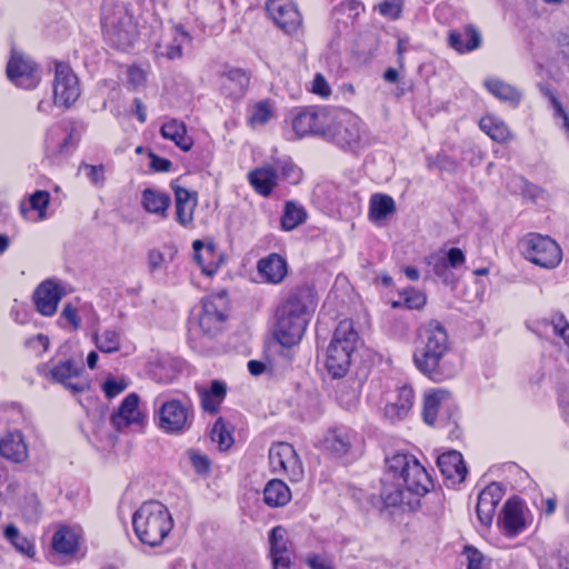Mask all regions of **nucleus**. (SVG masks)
Masks as SVG:
<instances>
[{
  "label": "nucleus",
  "instance_id": "f257e3e1",
  "mask_svg": "<svg viewBox=\"0 0 569 569\" xmlns=\"http://www.w3.org/2000/svg\"><path fill=\"white\" fill-rule=\"evenodd\" d=\"M448 351V333L440 322L431 320L420 326L413 362L421 373L436 382L451 378L452 372L442 362Z\"/></svg>",
  "mask_w": 569,
  "mask_h": 569
},
{
  "label": "nucleus",
  "instance_id": "f03ea898",
  "mask_svg": "<svg viewBox=\"0 0 569 569\" xmlns=\"http://www.w3.org/2000/svg\"><path fill=\"white\" fill-rule=\"evenodd\" d=\"M313 308L315 302L310 290L305 289L292 293L277 311L276 339L284 347L299 342Z\"/></svg>",
  "mask_w": 569,
  "mask_h": 569
},
{
  "label": "nucleus",
  "instance_id": "7ed1b4c3",
  "mask_svg": "<svg viewBox=\"0 0 569 569\" xmlns=\"http://www.w3.org/2000/svg\"><path fill=\"white\" fill-rule=\"evenodd\" d=\"M132 527L141 543L157 547L173 528L168 508L157 500L144 501L132 516Z\"/></svg>",
  "mask_w": 569,
  "mask_h": 569
},
{
  "label": "nucleus",
  "instance_id": "20e7f679",
  "mask_svg": "<svg viewBox=\"0 0 569 569\" xmlns=\"http://www.w3.org/2000/svg\"><path fill=\"white\" fill-rule=\"evenodd\" d=\"M101 24L109 41L118 49L127 50L132 47L138 37L137 23L123 1L104 0Z\"/></svg>",
  "mask_w": 569,
  "mask_h": 569
},
{
  "label": "nucleus",
  "instance_id": "39448f33",
  "mask_svg": "<svg viewBox=\"0 0 569 569\" xmlns=\"http://www.w3.org/2000/svg\"><path fill=\"white\" fill-rule=\"evenodd\" d=\"M357 342L358 333L352 321H340L327 349L326 358V368L333 378L343 377L349 370Z\"/></svg>",
  "mask_w": 569,
  "mask_h": 569
},
{
  "label": "nucleus",
  "instance_id": "423d86ee",
  "mask_svg": "<svg viewBox=\"0 0 569 569\" xmlns=\"http://www.w3.org/2000/svg\"><path fill=\"white\" fill-rule=\"evenodd\" d=\"M325 138L342 149L356 151L362 147L366 131L358 116L347 109L333 108Z\"/></svg>",
  "mask_w": 569,
  "mask_h": 569
},
{
  "label": "nucleus",
  "instance_id": "0eeeda50",
  "mask_svg": "<svg viewBox=\"0 0 569 569\" xmlns=\"http://www.w3.org/2000/svg\"><path fill=\"white\" fill-rule=\"evenodd\" d=\"M387 467L389 473L402 481L408 492L423 496L432 487L427 470L411 455L396 453L387 459Z\"/></svg>",
  "mask_w": 569,
  "mask_h": 569
},
{
  "label": "nucleus",
  "instance_id": "6e6552de",
  "mask_svg": "<svg viewBox=\"0 0 569 569\" xmlns=\"http://www.w3.org/2000/svg\"><path fill=\"white\" fill-rule=\"evenodd\" d=\"M521 253L530 262L545 268H556L562 259L558 243L548 236L529 233L519 243Z\"/></svg>",
  "mask_w": 569,
  "mask_h": 569
},
{
  "label": "nucleus",
  "instance_id": "1a4fd4ad",
  "mask_svg": "<svg viewBox=\"0 0 569 569\" xmlns=\"http://www.w3.org/2000/svg\"><path fill=\"white\" fill-rule=\"evenodd\" d=\"M38 371L52 382L62 385L73 395L83 393L90 388L89 380L83 376V365L73 359L59 361L49 370L40 366Z\"/></svg>",
  "mask_w": 569,
  "mask_h": 569
},
{
  "label": "nucleus",
  "instance_id": "9d476101",
  "mask_svg": "<svg viewBox=\"0 0 569 569\" xmlns=\"http://www.w3.org/2000/svg\"><path fill=\"white\" fill-rule=\"evenodd\" d=\"M332 109L330 107H309L299 111L292 119V129L298 137L318 134L325 137Z\"/></svg>",
  "mask_w": 569,
  "mask_h": 569
},
{
  "label": "nucleus",
  "instance_id": "9b49d317",
  "mask_svg": "<svg viewBox=\"0 0 569 569\" xmlns=\"http://www.w3.org/2000/svg\"><path fill=\"white\" fill-rule=\"evenodd\" d=\"M269 461L273 472L287 475L291 481H299L303 477L302 463L295 448L287 442L270 448Z\"/></svg>",
  "mask_w": 569,
  "mask_h": 569
},
{
  "label": "nucleus",
  "instance_id": "f8f14e48",
  "mask_svg": "<svg viewBox=\"0 0 569 569\" xmlns=\"http://www.w3.org/2000/svg\"><path fill=\"white\" fill-rule=\"evenodd\" d=\"M79 133L77 122L70 121L67 128L52 126L46 138V153L49 158L60 159L69 156L76 148Z\"/></svg>",
  "mask_w": 569,
  "mask_h": 569
},
{
  "label": "nucleus",
  "instance_id": "ddd939ff",
  "mask_svg": "<svg viewBox=\"0 0 569 569\" xmlns=\"http://www.w3.org/2000/svg\"><path fill=\"white\" fill-rule=\"evenodd\" d=\"M80 97L79 80L70 66L59 62L56 64L53 80V99L57 106L69 108Z\"/></svg>",
  "mask_w": 569,
  "mask_h": 569
},
{
  "label": "nucleus",
  "instance_id": "4468645a",
  "mask_svg": "<svg viewBox=\"0 0 569 569\" xmlns=\"http://www.w3.org/2000/svg\"><path fill=\"white\" fill-rule=\"evenodd\" d=\"M8 78L18 87L33 89L40 81L37 66L23 53L12 50L7 64Z\"/></svg>",
  "mask_w": 569,
  "mask_h": 569
},
{
  "label": "nucleus",
  "instance_id": "2eb2a0df",
  "mask_svg": "<svg viewBox=\"0 0 569 569\" xmlns=\"http://www.w3.org/2000/svg\"><path fill=\"white\" fill-rule=\"evenodd\" d=\"M158 426L164 432L176 433L186 430L189 425V410L179 400L164 401L157 411Z\"/></svg>",
  "mask_w": 569,
  "mask_h": 569
},
{
  "label": "nucleus",
  "instance_id": "dca6fc26",
  "mask_svg": "<svg viewBox=\"0 0 569 569\" xmlns=\"http://www.w3.org/2000/svg\"><path fill=\"white\" fill-rule=\"evenodd\" d=\"M224 298L210 297L202 300V310L198 319V328L207 336L217 335L226 320Z\"/></svg>",
  "mask_w": 569,
  "mask_h": 569
},
{
  "label": "nucleus",
  "instance_id": "f3484780",
  "mask_svg": "<svg viewBox=\"0 0 569 569\" xmlns=\"http://www.w3.org/2000/svg\"><path fill=\"white\" fill-rule=\"evenodd\" d=\"M267 10L277 23L287 33L298 30L301 24V16L291 0H269Z\"/></svg>",
  "mask_w": 569,
  "mask_h": 569
},
{
  "label": "nucleus",
  "instance_id": "a211bd4d",
  "mask_svg": "<svg viewBox=\"0 0 569 569\" xmlns=\"http://www.w3.org/2000/svg\"><path fill=\"white\" fill-rule=\"evenodd\" d=\"M502 488L497 482L490 483L479 493L476 511L479 521L483 526L491 525L496 508L502 499Z\"/></svg>",
  "mask_w": 569,
  "mask_h": 569
},
{
  "label": "nucleus",
  "instance_id": "6ab92c4d",
  "mask_svg": "<svg viewBox=\"0 0 569 569\" xmlns=\"http://www.w3.org/2000/svg\"><path fill=\"white\" fill-rule=\"evenodd\" d=\"M63 296V290L51 280H46L38 286L33 299L37 310L43 316H52Z\"/></svg>",
  "mask_w": 569,
  "mask_h": 569
},
{
  "label": "nucleus",
  "instance_id": "aec40b11",
  "mask_svg": "<svg viewBox=\"0 0 569 569\" xmlns=\"http://www.w3.org/2000/svg\"><path fill=\"white\" fill-rule=\"evenodd\" d=\"M273 569H290V551L287 531L281 526L274 527L269 535Z\"/></svg>",
  "mask_w": 569,
  "mask_h": 569
},
{
  "label": "nucleus",
  "instance_id": "412c9836",
  "mask_svg": "<svg viewBox=\"0 0 569 569\" xmlns=\"http://www.w3.org/2000/svg\"><path fill=\"white\" fill-rule=\"evenodd\" d=\"M176 200V220L182 227H190L193 222V213L197 207V193L182 187L172 186Z\"/></svg>",
  "mask_w": 569,
  "mask_h": 569
},
{
  "label": "nucleus",
  "instance_id": "4be33fe9",
  "mask_svg": "<svg viewBox=\"0 0 569 569\" xmlns=\"http://www.w3.org/2000/svg\"><path fill=\"white\" fill-rule=\"evenodd\" d=\"M442 476L452 485L461 483L467 475L462 455L456 450L442 453L437 460Z\"/></svg>",
  "mask_w": 569,
  "mask_h": 569
},
{
  "label": "nucleus",
  "instance_id": "5701e85b",
  "mask_svg": "<svg viewBox=\"0 0 569 569\" xmlns=\"http://www.w3.org/2000/svg\"><path fill=\"white\" fill-rule=\"evenodd\" d=\"M0 456L14 463L28 458V447L20 431L8 432L0 439Z\"/></svg>",
  "mask_w": 569,
  "mask_h": 569
},
{
  "label": "nucleus",
  "instance_id": "b1692460",
  "mask_svg": "<svg viewBox=\"0 0 569 569\" xmlns=\"http://www.w3.org/2000/svg\"><path fill=\"white\" fill-rule=\"evenodd\" d=\"M415 392L411 386L405 385L398 389L397 397L385 408V416L395 422L405 419L412 409Z\"/></svg>",
  "mask_w": 569,
  "mask_h": 569
},
{
  "label": "nucleus",
  "instance_id": "393cba45",
  "mask_svg": "<svg viewBox=\"0 0 569 569\" xmlns=\"http://www.w3.org/2000/svg\"><path fill=\"white\" fill-rule=\"evenodd\" d=\"M139 397L136 393H129L121 402L117 412L111 416V422L117 429H122L131 423H139L141 413L138 408Z\"/></svg>",
  "mask_w": 569,
  "mask_h": 569
},
{
  "label": "nucleus",
  "instance_id": "a878e982",
  "mask_svg": "<svg viewBox=\"0 0 569 569\" xmlns=\"http://www.w3.org/2000/svg\"><path fill=\"white\" fill-rule=\"evenodd\" d=\"M499 523L501 525L503 532L509 537H513L523 530L526 522L519 502L508 500L505 503L499 518Z\"/></svg>",
  "mask_w": 569,
  "mask_h": 569
},
{
  "label": "nucleus",
  "instance_id": "bb28decb",
  "mask_svg": "<svg viewBox=\"0 0 569 569\" xmlns=\"http://www.w3.org/2000/svg\"><path fill=\"white\" fill-rule=\"evenodd\" d=\"M248 179L259 194L268 197L278 183V173L273 166L266 164L250 171Z\"/></svg>",
  "mask_w": 569,
  "mask_h": 569
},
{
  "label": "nucleus",
  "instance_id": "cd10ccee",
  "mask_svg": "<svg viewBox=\"0 0 569 569\" xmlns=\"http://www.w3.org/2000/svg\"><path fill=\"white\" fill-rule=\"evenodd\" d=\"M201 408L209 413H216L227 393V387L222 381L213 380L209 388L197 387Z\"/></svg>",
  "mask_w": 569,
  "mask_h": 569
},
{
  "label": "nucleus",
  "instance_id": "c85d7f7f",
  "mask_svg": "<svg viewBox=\"0 0 569 569\" xmlns=\"http://www.w3.org/2000/svg\"><path fill=\"white\" fill-rule=\"evenodd\" d=\"M258 270L268 282L279 283L287 274V262L281 256L272 253L259 261Z\"/></svg>",
  "mask_w": 569,
  "mask_h": 569
},
{
  "label": "nucleus",
  "instance_id": "c756f323",
  "mask_svg": "<svg viewBox=\"0 0 569 569\" xmlns=\"http://www.w3.org/2000/svg\"><path fill=\"white\" fill-rule=\"evenodd\" d=\"M160 133L164 139L171 140L183 151H189L193 140L187 134V127L182 121L170 119L161 126Z\"/></svg>",
  "mask_w": 569,
  "mask_h": 569
},
{
  "label": "nucleus",
  "instance_id": "7c9ffc66",
  "mask_svg": "<svg viewBox=\"0 0 569 569\" xmlns=\"http://www.w3.org/2000/svg\"><path fill=\"white\" fill-rule=\"evenodd\" d=\"M448 41L458 52L472 51L480 46L481 36L473 26H467L462 33L456 30L450 31Z\"/></svg>",
  "mask_w": 569,
  "mask_h": 569
},
{
  "label": "nucleus",
  "instance_id": "2f4dec72",
  "mask_svg": "<svg viewBox=\"0 0 569 569\" xmlns=\"http://www.w3.org/2000/svg\"><path fill=\"white\" fill-rule=\"evenodd\" d=\"M322 446L336 456H345L351 447V433L346 428L331 429L326 433Z\"/></svg>",
  "mask_w": 569,
  "mask_h": 569
},
{
  "label": "nucleus",
  "instance_id": "473e14b6",
  "mask_svg": "<svg viewBox=\"0 0 569 569\" xmlns=\"http://www.w3.org/2000/svg\"><path fill=\"white\" fill-rule=\"evenodd\" d=\"M249 76L241 69H230L222 76V89L231 97L242 96L249 84Z\"/></svg>",
  "mask_w": 569,
  "mask_h": 569
},
{
  "label": "nucleus",
  "instance_id": "72a5a7b5",
  "mask_svg": "<svg viewBox=\"0 0 569 569\" xmlns=\"http://www.w3.org/2000/svg\"><path fill=\"white\" fill-rule=\"evenodd\" d=\"M187 38L188 33L177 27L176 34L170 41H161L156 46L154 52L157 58H166L167 60L181 58L182 44Z\"/></svg>",
  "mask_w": 569,
  "mask_h": 569
},
{
  "label": "nucleus",
  "instance_id": "f704fd0d",
  "mask_svg": "<svg viewBox=\"0 0 569 569\" xmlns=\"http://www.w3.org/2000/svg\"><path fill=\"white\" fill-rule=\"evenodd\" d=\"M264 502L270 507H282L291 499L289 487L278 479L270 480L263 490Z\"/></svg>",
  "mask_w": 569,
  "mask_h": 569
},
{
  "label": "nucleus",
  "instance_id": "c9c22d12",
  "mask_svg": "<svg viewBox=\"0 0 569 569\" xmlns=\"http://www.w3.org/2000/svg\"><path fill=\"white\" fill-rule=\"evenodd\" d=\"M485 87L497 99L517 106L521 99V93L515 87L500 79H487Z\"/></svg>",
  "mask_w": 569,
  "mask_h": 569
},
{
  "label": "nucleus",
  "instance_id": "e433bc0d",
  "mask_svg": "<svg viewBox=\"0 0 569 569\" xmlns=\"http://www.w3.org/2000/svg\"><path fill=\"white\" fill-rule=\"evenodd\" d=\"M479 127L496 142L505 143L511 139V133L508 126L497 117H482L479 121Z\"/></svg>",
  "mask_w": 569,
  "mask_h": 569
},
{
  "label": "nucleus",
  "instance_id": "4c0bfd02",
  "mask_svg": "<svg viewBox=\"0 0 569 569\" xmlns=\"http://www.w3.org/2000/svg\"><path fill=\"white\" fill-rule=\"evenodd\" d=\"M171 203L169 194L153 189H146L142 192V204L148 212L166 217Z\"/></svg>",
  "mask_w": 569,
  "mask_h": 569
},
{
  "label": "nucleus",
  "instance_id": "58836bf2",
  "mask_svg": "<svg viewBox=\"0 0 569 569\" xmlns=\"http://www.w3.org/2000/svg\"><path fill=\"white\" fill-rule=\"evenodd\" d=\"M450 397L449 392L443 389H436L435 391L426 395L423 402V420L428 425H433L438 408L442 402L448 400Z\"/></svg>",
  "mask_w": 569,
  "mask_h": 569
},
{
  "label": "nucleus",
  "instance_id": "ea45409f",
  "mask_svg": "<svg viewBox=\"0 0 569 569\" xmlns=\"http://www.w3.org/2000/svg\"><path fill=\"white\" fill-rule=\"evenodd\" d=\"M396 210L395 200L387 194H373L370 199V219L378 221L387 218Z\"/></svg>",
  "mask_w": 569,
  "mask_h": 569
},
{
  "label": "nucleus",
  "instance_id": "a19ab883",
  "mask_svg": "<svg viewBox=\"0 0 569 569\" xmlns=\"http://www.w3.org/2000/svg\"><path fill=\"white\" fill-rule=\"evenodd\" d=\"M52 547L59 553H72L77 549V536L68 528L59 529L52 537Z\"/></svg>",
  "mask_w": 569,
  "mask_h": 569
},
{
  "label": "nucleus",
  "instance_id": "79ce46f5",
  "mask_svg": "<svg viewBox=\"0 0 569 569\" xmlns=\"http://www.w3.org/2000/svg\"><path fill=\"white\" fill-rule=\"evenodd\" d=\"M273 102L270 100H261L252 106L250 116L248 117V122L252 127L263 126L273 117Z\"/></svg>",
  "mask_w": 569,
  "mask_h": 569
},
{
  "label": "nucleus",
  "instance_id": "37998d69",
  "mask_svg": "<svg viewBox=\"0 0 569 569\" xmlns=\"http://www.w3.org/2000/svg\"><path fill=\"white\" fill-rule=\"evenodd\" d=\"M93 340L101 352L111 353L120 349L121 337L114 329H106L101 335L94 333Z\"/></svg>",
  "mask_w": 569,
  "mask_h": 569
},
{
  "label": "nucleus",
  "instance_id": "c03bdc74",
  "mask_svg": "<svg viewBox=\"0 0 569 569\" xmlns=\"http://www.w3.org/2000/svg\"><path fill=\"white\" fill-rule=\"evenodd\" d=\"M306 217L307 213L302 207L288 202L281 218V226L287 231L293 230L306 220Z\"/></svg>",
  "mask_w": 569,
  "mask_h": 569
},
{
  "label": "nucleus",
  "instance_id": "a18cd8bd",
  "mask_svg": "<svg viewBox=\"0 0 569 569\" xmlns=\"http://www.w3.org/2000/svg\"><path fill=\"white\" fill-rule=\"evenodd\" d=\"M210 437L211 440L218 445L220 450H227L233 443L231 432L227 429L222 418H219L212 426Z\"/></svg>",
  "mask_w": 569,
  "mask_h": 569
},
{
  "label": "nucleus",
  "instance_id": "49530a36",
  "mask_svg": "<svg viewBox=\"0 0 569 569\" xmlns=\"http://www.w3.org/2000/svg\"><path fill=\"white\" fill-rule=\"evenodd\" d=\"M273 168L277 173L280 172L281 177L291 184H296L301 180V170L290 159L277 160Z\"/></svg>",
  "mask_w": 569,
  "mask_h": 569
},
{
  "label": "nucleus",
  "instance_id": "de8ad7c7",
  "mask_svg": "<svg viewBox=\"0 0 569 569\" xmlns=\"http://www.w3.org/2000/svg\"><path fill=\"white\" fill-rule=\"evenodd\" d=\"M402 483L385 485L381 491V498L387 507H396L403 501Z\"/></svg>",
  "mask_w": 569,
  "mask_h": 569
},
{
  "label": "nucleus",
  "instance_id": "09e8293b",
  "mask_svg": "<svg viewBox=\"0 0 569 569\" xmlns=\"http://www.w3.org/2000/svg\"><path fill=\"white\" fill-rule=\"evenodd\" d=\"M427 264L437 277L448 280V268L449 264L445 254L442 253H432L427 257Z\"/></svg>",
  "mask_w": 569,
  "mask_h": 569
},
{
  "label": "nucleus",
  "instance_id": "8fccbe9b",
  "mask_svg": "<svg viewBox=\"0 0 569 569\" xmlns=\"http://www.w3.org/2000/svg\"><path fill=\"white\" fill-rule=\"evenodd\" d=\"M49 200H50V194L49 192L47 191H42V190H39V191H36L31 197H30V207L33 209V210H37L39 211V217L41 219L44 218V209L48 207L49 204Z\"/></svg>",
  "mask_w": 569,
  "mask_h": 569
},
{
  "label": "nucleus",
  "instance_id": "3c124183",
  "mask_svg": "<svg viewBox=\"0 0 569 569\" xmlns=\"http://www.w3.org/2000/svg\"><path fill=\"white\" fill-rule=\"evenodd\" d=\"M128 387V383L124 379L116 380L113 378H108L102 389L108 398H113L124 391Z\"/></svg>",
  "mask_w": 569,
  "mask_h": 569
},
{
  "label": "nucleus",
  "instance_id": "603ef678",
  "mask_svg": "<svg viewBox=\"0 0 569 569\" xmlns=\"http://www.w3.org/2000/svg\"><path fill=\"white\" fill-rule=\"evenodd\" d=\"M557 53L569 70V33H559L557 37Z\"/></svg>",
  "mask_w": 569,
  "mask_h": 569
},
{
  "label": "nucleus",
  "instance_id": "864d4df0",
  "mask_svg": "<svg viewBox=\"0 0 569 569\" xmlns=\"http://www.w3.org/2000/svg\"><path fill=\"white\" fill-rule=\"evenodd\" d=\"M311 91L322 98H328L331 93V88L321 73H317L311 83Z\"/></svg>",
  "mask_w": 569,
  "mask_h": 569
},
{
  "label": "nucleus",
  "instance_id": "5fc2aeb1",
  "mask_svg": "<svg viewBox=\"0 0 569 569\" xmlns=\"http://www.w3.org/2000/svg\"><path fill=\"white\" fill-rule=\"evenodd\" d=\"M192 467L198 473H207L210 469V460L207 456L196 451L189 452Z\"/></svg>",
  "mask_w": 569,
  "mask_h": 569
},
{
  "label": "nucleus",
  "instance_id": "6e6d98bb",
  "mask_svg": "<svg viewBox=\"0 0 569 569\" xmlns=\"http://www.w3.org/2000/svg\"><path fill=\"white\" fill-rule=\"evenodd\" d=\"M379 12L390 19H398L401 13V4L395 0H387L379 4Z\"/></svg>",
  "mask_w": 569,
  "mask_h": 569
},
{
  "label": "nucleus",
  "instance_id": "4d7b16f0",
  "mask_svg": "<svg viewBox=\"0 0 569 569\" xmlns=\"http://www.w3.org/2000/svg\"><path fill=\"white\" fill-rule=\"evenodd\" d=\"M211 256H207L204 253V251H199V252L193 253V258H194L196 262L201 267L202 272L206 273L207 276L214 274L218 269L217 263H213L211 261L207 262V260Z\"/></svg>",
  "mask_w": 569,
  "mask_h": 569
},
{
  "label": "nucleus",
  "instance_id": "13d9d810",
  "mask_svg": "<svg viewBox=\"0 0 569 569\" xmlns=\"http://www.w3.org/2000/svg\"><path fill=\"white\" fill-rule=\"evenodd\" d=\"M465 553L468 559V568L467 569H481L482 565V555L473 547H466Z\"/></svg>",
  "mask_w": 569,
  "mask_h": 569
},
{
  "label": "nucleus",
  "instance_id": "bf43d9fd",
  "mask_svg": "<svg viewBox=\"0 0 569 569\" xmlns=\"http://www.w3.org/2000/svg\"><path fill=\"white\" fill-rule=\"evenodd\" d=\"M405 295V302L410 309H419L426 303V297L421 292L411 290L406 291Z\"/></svg>",
  "mask_w": 569,
  "mask_h": 569
},
{
  "label": "nucleus",
  "instance_id": "052dcab7",
  "mask_svg": "<svg viewBox=\"0 0 569 569\" xmlns=\"http://www.w3.org/2000/svg\"><path fill=\"white\" fill-rule=\"evenodd\" d=\"M80 169H84L88 178L96 184L103 180V167L102 166H92V164L83 163V164H81Z\"/></svg>",
  "mask_w": 569,
  "mask_h": 569
},
{
  "label": "nucleus",
  "instance_id": "680f3d73",
  "mask_svg": "<svg viewBox=\"0 0 569 569\" xmlns=\"http://www.w3.org/2000/svg\"><path fill=\"white\" fill-rule=\"evenodd\" d=\"M171 161L150 153V168L158 172H168L171 169Z\"/></svg>",
  "mask_w": 569,
  "mask_h": 569
},
{
  "label": "nucleus",
  "instance_id": "e2e57ef3",
  "mask_svg": "<svg viewBox=\"0 0 569 569\" xmlns=\"http://www.w3.org/2000/svg\"><path fill=\"white\" fill-rule=\"evenodd\" d=\"M164 263V256L157 249H152L148 252V267L150 271L160 269Z\"/></svg>",
  "mask_w": 569,
  "mask_h": 569
},
{
  "label": "nucleus",
  "instance_id": "0e129e2a",
  "mask_svg": "<svg viewBox=\"0 0 569 569\" xmlns=\"http://www.w3.org/2000/svg\"><path fill=\"white\" fill-rule=\"evenodd\" d=\"M445 257L451 268H457L465 262V254L459 248H451Z\"/></svg>",
  "mask_w": 569,
  "mask_h": 569
},
{
  "label": "nucleus",
  "instance_id": "69168bd1",
  "mask_svg": "<svg viewBox=\"0 0 569 569\" xmlns=\"http://www.w3.org/2000/svg\"><path fill=\"white\" fill-rule=\"evenodd\" d=\"M61 317L64 318L74 329L80 326V319L77 315V309L72 305L68 303L63 307Z\"/></svg>",
  "mask_w": 569,
  "mask_h": 569
},
{
  "label": "nucleus",
  "instance_id": "338daca9",
  "mask_svg": "<svg viewBox=\"0 0 569 569\" xmlns=\"http://www.w3.org/2000/svg\"><path fill=\"white\" fill-rule=\"evenodd\" d=\"M11 543L16 547L17 550H19L23 555L32 557L34 553L33 545L27 538H24L22 536H20L18 539H16Z\"/></svg>",
  "mask_w": 569,
  "mask_h": 569
},
{
  "label": "nucleus",
  "instance_id": "774afa93",
  "mask_svg": "<svg viewBox=\"0 0 569 569\" xmlns=\"http://www.w3.org/2000/svg\"><path fill=\"white\" fill-rule=\"evenodd\" d=\"M308 563L311 569H332L331 562L319 556L309 558Z\"/></svg>",
  "mask_w": 569,
  "mask_h": 569
}]
</instances>
